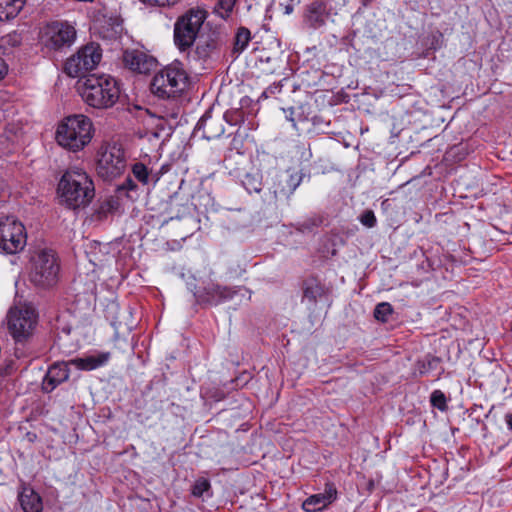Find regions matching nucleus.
<instances>
[{"label":"nucleus","mask_w":512,"mask_h":512,"mask_svg":"<svg viewBox=\"0 0 512 512\" xmlns=\"http://www.w3.org/2000/svg\"><path fill=\"white\" fill-rule=\"evenodd\" d=\"M60 200L70 209L87 206L95 196L94 183L82 168H68L58 183Z\"/></svg>","instance_id":"obj_1"},{"label":"nucleus","mask_w":512,"mask_h":512,"mask_svg":"<svg viewBox=\"0 0 512 512\" xmlns=\"http://www.w3.org/2000/svg\"><path fill=\"white\" fill-rule=\"evenodd\" d=\"M93 132V123L89 117L74 114L64 118L58 125L56 140L63 148L78 152L91 142Z\"/></svg>","instance_id":"obj_2"},{"label":"nucleus","mask_w":512,"mask_h":512,"mask_svg":"<svg viewBox=\"0 0 512 512\" xmlns=\"http://www.w3.org/2000/svg\"><path fill=\"white\" fill-rule=\"evenodd\" d=\"M80 94L89 106L107 109L118 101L120 88L118 82L110 75H90L84 79Z\"/></svg>","instance_id":"obj_3"},{"label":"nucleus","mask_w":512,"mask_h":512,"mask_svg":"<svg viewBox=\"0 0 512 512\" xmlns=\"http://www.w3.org/2000/svg\"><path fill=\"white\" fill-rule=\"evenodd\" d=\"M207 13L203 9L192 8L179 16L174 23L173 40L180 52H186L193 47L203 30Z\"/></svg>","instance_id":"obj_4"},{"label":"nucleus","mask_w":512,"mask_h":512,"mask_svg":"<svg viewBox=\"0 0 512 512\" xmlns=\"http://www.w3.org/2000/svg\"><path fill=\"white\" fill-rule=\"evenodd\" d=\"M30 281L41 288H48L56 284L59 274L58 257L52 249H39L30 259Z\"/></svg>","instance_id":"obj_5"},{"label":"nucleus","mask_w":512,"mask_h":512,"mask_svg":"<svg viewBox=\"0 0 512 512\" xmlns=\"http://www.w3.org/2000/svg\"><path fill=\"white\" fill-rule=\"evenodd\" d=\"M187 82V73L180 63H172L153 77L151 88L157 96L170 98L183 92Z\"/></svg>","instance_id":"obj_6"},{"label":"nucleus","mask_w":512,"mask_h":512,"mask_svg":"<svg viewBox=\"0 0 512 512\" xmlns=\"http://www.w3.org/2000/svg\"><path fill=\"white\" fill-rule=\"evenodd\" d=\"M226 44L224 33L217 28L203 30L194 43V48L186 51L188 58L194 61L207 62L219 57Z\"/></svg>","instance_id":"obj_7"},{"label":"nucleus","mask_w":512,"mask_h":512,"mask_svg":"<svg viewBox=\"0 0 512 512\" xmlns=\"http://www.w3.org/2000/svg\"><path fill=\"white\" fill-rule=\"evenodd\" d=\"M76 38L75 26L64 20L47 23L41 30L42 42L49 50L64 51L74 44Z\"/></svg>","instance_id":"obj_8"},{"label":"nucleus","mask_w":512,"mask_h":512,"mask_svg":"<svg viewBox=\"0 0 512 512\" xmlns=\"http://www.w3.org/2000/svg\"><path fill=\"white\" fill-rule=\"evenodd\" d=\"M126 168L124 150L117 144L101 146L97 161V172L100 177L110 180L120 176Z\"/></svg>","instance_id":"obj_9"},{"label":"nucleus","mask_w":512,"mask_h":512,"mask_svg":"<svg viewBox=\"0 0 512 512\" xmlns=\"http://www.w3.org/2000/svg\"><path fill=\"white\" fill-rule=\"evenodd\" d=\"M37 323L32 309H12L8 314V328L17 345L24 344L31 336Z\"/></svg>","instance_id":"obj_10"},{"label":"nucleus","mask_w":512,"mask_h":512,"mask_svg":"<svg viewBox=\"0 0 512 512\" xmlns=\"http://www.w3.org/2000/svg\"><path fill=\"white\" fill-rule=\"evenodd\" d=\"M101 57L102 53L99 45L94 43L85 45L66 61L65 72L71 77H78L94 69L100 62Z\"/></svg>","instance_id":"obj_11"},{"label":"nucleus","mask_w":512,"mask_h":512,"mask_svg":"<svg viewBox=\"0 0 512 512\" xmlns=\"http://www.w3.org/2000/svg\"><path fill=\"white\" fill-rule=\"evenodd\" d=\"M23 224L12 217L0 221V248L8 254L21 251L26 245Z\"/></svg>","instance_id":"obj_12"},{"label":"nucleus","mask_w":512,"mask_h":512,"mask_svg":"<svg viewBox=\"0 0 512 512\" xmlns=\"http://www.w3.org/2000/svg\"><path fill=\"white\" fill-rule=\"evenodd\" d=\"M304 177L303 170L289 168L284 173L276 175L270 189L276 199L288 200L300 186Z\"/></svg>","instance_id":"obj_13"},{"label":"nucleus","mask_w":512,"mask_h":512,"mask_svg":"<svg viewBox=\"0 0 512 512\" xmlns=\"http://www.w3.org/2000/svg\"><path fill=\"white\" fill-rule=\"evenodd\" d=\"M225 119L220 115H213L212 110H208L198 121L194 133L207 140H213L223 135Z\"/></svg>","instance_id":"obj_14"},{"label":"nucleus","mask_w":512,"mask_h":512,"mask_svg":"<svg viewBox=\"0 0 512 512\" xmlns=\"http://www.w3.org/2000/svg\"><path fill=\"white\" fill-rule=\"evenodd\" d=\"M123 63L126 68L139 74H147L157 66V60L139 49L125 50Z\"/></svg>","instance_id":"obj_15"},{"label":"nucleus","mask_w":512,"mask_h":512,"mask_svg":"<svg viewBox=\"0 0 512 512\" xmlns=\"http://www.w3.org/2000/svg\"><path fill=\"white\" fill-rule=\"evenodd\" d=\"M144 129L138 131L139 138L147 139L152 142L153 140H159L164 134L169 136L170 127L167 121L163 117H158L145 111L143 117Z\"/></svg>","instance_id":"obj_16"},{"label":"nucleus","mask_w":512,"mask_h":512,"mask_svg":"<svg viewBox=\"0 0 512 512\" xmlns=\"http://www.w3.org/2000/svg\"><path fill=\"white\" fill-rule=\"evenodd\" d=\"M69 365H71L70 361L68 363L57 362L50 366L43 381L45 392L53 391L58 385L68 380L70 375Z\"/></svg>","instance_id":"obj_17"},{"label":"nucleus","mask_w":512,"mask_h":512,"mask_svg":"<svg viewBox=\"0 0 512 512\" xmlns=\"http://www.w3.org/2000/svg\"><path fill=\"white\" fill-rule=\"evenodd\" d=\"M328 15L326 0H314L307 5L304 19L310 27L317 29L325 24Z\"/></svg>","instance_id":"obj_18"},{"label":"nucleus","mask_w":512,"mask_h":512,"mask_svg":"<svg viewBox=\"0 0 512 512\" xmlns=\"http://www.w3.org/2000/svg\"><path fill=\"white\" fill-rule=\"evenodd\" d=\"M110 358V352H96L84 357L74 358L70 360V364L79 370L91 371L106 365Z\"/></svg>","instance_id":"obj_19"},{"label":"nucleus","mask_w":512,"mask_h":512,"mask_svg":"<svg viewBox=\"0 0 512 512\" xmlns=\"http://www.w3.org/2000/svg\"><path fill=\"white\" fill-rule=\"evenodd\" d=\"M302 290V302H308L310 306H314L326 294L325 286L312 276L303 281Z\"/></svg>","instance_id":"obj_20"},{"label":"nucleus","mask_w":512,"mask_h":512,"mask_svg":"<svg viewBox=\"0 0 512 512\" xmlns=\"http://www.w3.org/2000/svg\"><path fill=\"white\" fill-rule=\"evenodd\" d=\"M336 493V489L333 488V486H327L324 494H316L308 497L303 502V509L307 512L321 511L335 500Z\"/></svg>","instance_id":"obj_21"},{"label":"nucleus","mask_w":512,"mask_h":512,"mask_svg":"<svg viewBox=\"0 0 512 512\" xmlns=\"http://www.w3.org/2000/svg\"><path fill=\"white\" fill-rule=\"evenodd\" d=\"M19 502L25 512H42V499L39 494L30 487H23L22 491L19 493Z\"/></svg>","instance_id":"obj_22"},{"label":"nucleus","mask_w":512,"mask_h":512,"mask_svg":"<svg viewBox=\"0 0 512 512\" xmlns=\"http://www.w3.org/2000/svg\"><path fill=\"white\" fill-rule=\"evenodd\" d=\"M26 0H0V21L15 18L25 5Z\"/></svg>","instance_id":"obj_23"},{"label":"nucleus","mask_w":512,"mask_h":512,"mask_svg":"<svg viewBox=\"0 0 512 512\" xmlns=\"http://www.w3.org/2000/svg\"><path fill=\"white\" fill-rule=\"evenodd\" d=\"M251 41V32L246 27H239L234 35L231 55L237 58Z\"/></svg>","instance_id":"obj_24"},{"label":"nucleus","mask_w":512,"mask_h":512,"mask_svg":"<svg viewBox=\"0 0 512 512\" xmlns=\"http://www.w3.org/2000/svg\"><path fill=\"white\" fill-rule=\"evenodd\" d=\"M241 183L248 193H259L262 190V175L259 171L246 173Z\"/></svg>","instance_id":"obj_25"},{"label":"nucleus","mask_w":512,"mask_h":512,"mask_svg":"<svg viewBox=\"0 0 512 512\" xmlns=\"http://www.w3.org/2000/svg\"><path fill=\"white\" fill-rule=\"evenodd\" d=\"M205 291L207 295L205 300L211 304H218L220 301L231 297L229 289L219 285H211L207 287Z\"/></svg>","instance_id":"obj_26"},{"label":"nucleus","mask_w":512,"mask_h":512,"mask_svg":"<svg viewBox=\"0 0 512 512\" xmlns=\"http://www.w3.org/2000/svg\"><path fill=\"white\" fill-rule=\"evenodd\" d=\"M191 494L197 498L211 497V483L209 479L204 477L196 479L192 485Z\"/></svg>","instance_id":"obj_27"},{"label":"nucleus","mask_w":512,"mask_h":512,"mask_svg":"<svg viewBox=\"0 0 512 512\" xmlns=\"http://www.w3.org/2000/svg\"><path fill=\"white\" fill-rule=\"evenodd\" d=\"M132 173L134 177L141 182L143 185H147L150 182V170L146 165L141 162L135 163L132 166Z\"/></svg>","instance_id":"obj_28"},{"label":"nucleus","mask_w":512,"mask_h":512,"mask_svg":"<svg viewBox=\"0 0 512 512\" xmlns=\"http://www.w3.org/2000/svg\"><path fill=\"white\" fill-rule=\"evenodd\" d=\"M392 313V305L388 302H381L374 309V317L381 322H387Z\"/></svg>","instance_id":"obj_29"},{"label":"nucleus","mask_w":512,"mask_h":512,"mask_svg":"<svg viewBox=\"0 0 512 512\" xmlns=\"http://www.w3.org/2000/svg\"><path fill=\"white\" fill-rule=\"evenodd\" d=\"M237 0H218L215 12L223 19L229 17Z\"/></svg>","instance_id":"obj_30"},{"label":"nucleus","mask_w":512,"mask_h":512,"mask_svg":"<svg viewBox=\"0 0 512 512\" xmlns=\"http://www.w3.org/2000/svg\"><path fill=\"white\" fill-rule=\"evenodd\" d=\"M430 402L433 407L440 411H446L448 409L446 396L441 390H434L431 393Z\"/></svg>","instance_id":"obj_31"},{"label":"nucleus","mask_w":512,"mask_h":512,"mask_svg":"<svg viewBox=\"0 0 512 512\" xmlns=\"http://www.w3.org/2000/svg\"><path fill=\"white\" fill-rule=\"evenodd\" d=\"M360 222L368 228L374 227L377 222L374 212L372 210H365L360 216Z\"/></svg>","instance_id":"obj_32"},{"label":"nucleus","mask_w":512,"mask_h":512,"mask_svg":"<svg viewBox=\"0 0 512 512\" xmlns=\"http://www.w3.org/2000/svg\"><path fill=\"white\" fill-rule=\"evenodd\" d=\"M21 42L20 34L12 32L2 38L3 45H10L12 47L18 46Z\"/></svg>","instance_id":"obj_33"},{"label":"nucleus","mask_w":512,"mask_h":512,"mask_svg":"<svg viewBox=\"0 0 512 512\" xmlns=\"http://www.w3.org/2000/svg\"><path fill=\"white\" fill-rule=\"evenodd\" d=\"M145 4H149L151 6H171L174 5L178 0H140Z\"/></svg>","instance_id":"obj_34"},{"label":"nucleus","mask_w":512,"mask_h":512,"mask_svg":"<svg viewBox=\"0 0 512 512\" xmlns=\"http://www.w3.org/2000/svg\"><path fill=\"white\" fill-rule=\"evenodd\" d=\"M136 188H137V185L131 178L125 179L123 184L120 186V189L128 190V191H133Z\"/></svg>","instance_id":"obj_35"},{"label":"nucleus","mask_w":512,"mask_h":512,"mask_svg":"<svg viewBox=\"0 0 512 512\" xmlns=\"http://www.w3.org/2000/svg\"><path fill=\"white\" fill-rule=\"evenodd\" d=\"M8 72V66L5 63L4 59L0 57V80H2Z\"/></svg>","instance_id":"obj_36"},{"label":"nucleus","mask_w":512,"mask_h":512,"mask_svg":"<svg viewBox=\"0 0 512 512\" xmlns=\"http://www.w3.org/2000/svg\"><path fill=\"white\" fill-rule=\"evenodd\" d=\"M312 157V153H311V150L310 148L308 147V149H306L302 154H301V158L304 159L305 161H309Z\"/></svg>","instance_id":"obj_37"},{"label":"nucleus","mask_w":512,"mask_h":512,"mask_svg":"<svg viewBox=\"0 0 512 512\" xmlns=\"http://www.w3.org/2000/svg\"><path fill=\"white\" fill-rule=\"evenodd\" d=\"M505 421L508 429L512 432V413H507L505 415Z\"/></svg>","instance_id":"obj_38"},{"label":"nucleus","mask_w":512,"mask_h":512,"mask_svg":"<svg viewBox=\"0 0 512 512\" xmlns=\"http://www.w3.org/2000/svg\"><path fill=\"white\" fill-rule=\"evenodd\" d=\"M294 0H291V2H293ZM294 10V6H293V3H288L284 6V13L289 15L293 12Z\"/></svg>","instance_id":"obj_39"},{"label":"nucleus","mask_w":512,"mask_h":512,"mask_svg":"<svg viewBox=\"0 0 512 512\" xmlns=\"http://www.w3.org/2000/svg\"><path fill=\"white\" fill-rule=\"evenodd\" d=\"M176 200H177V195H173V196H171V197H170V201H169L170 205H171V206H172V205H174V203H175V201H176Z\"/></svg>","instance_id":"obj_40"},{"label":"nucleus","mask_w":512,"mask_h":512,"mask_svg":"<svg viewBox=\"0 0 512 512\" xmlns=\"http://www.w3.org/2000/svg\"><path fill=\"white\" fill-rule=\"evenodd\" d=\"M19 350H20V349H19V347H17V348H16V355H17V357H21V356L23 355V353H22V352H21V353H19Z\"/></svg>","instance_id":"obj_41"},{"label":"nucleus","mask_w":512,"mask_h":512,"mask_svg":"<svg viewBox=\"0 0 512 512\" xmlns=\"http://www.w3.org/2000/svg\"><path fill=\"white\" fill-rule=\"evenodd\" d=\"M175 218H179V215L177 214V215L175 216ZM173 219H174V216H171V217H170V220H173Z\"/></svg>","instance_id":"obj_42"},{"label":"nucleus","mask_w":512,"mask_h":512,"mask_svg":"<svg viewBox=\"0 0 512 512\" xmlns=\"http://www.w3.org/2000/svg\"><path fill=\"white\" fill-rule=\"evenodd\" d=\"M158 179H159L158 177L154 178L153 179L154 183H156L158 181Z\"/></svg>","instance_id":"obj_43"}]
</instances>
